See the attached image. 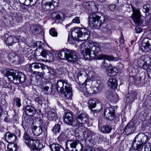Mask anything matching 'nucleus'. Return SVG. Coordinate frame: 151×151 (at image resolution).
Wrapping results in <instances>:
<instances>
[{
    "mask_svg": "<svg viewBox=\"0 0 151 151\" xmlns=\"http://www.w3.org/2000/svg\"><path fill=\"white\" fill-rule=\"evenodd\" d=\"M41 27L39 24H33L30 26V31L34 35L40 33L41 31Z\"/></svg>",
    "mask_w": 151,
    "mask_h": 151,
    "instance_id": "obj_26",
    "label": "nucleus"
},
{
    "mask_svg": "<svg viewBox=\"0 0 151 151\" xmlns=\"http://www.w3.org/2000/svg\"><path fill=\"white\" fill-rule=\"evenodd\" d=\"M107 83L109 88L113 89L116 88L117 85V81L115 78H113L109 79Z\"/></svg>",
    "mask_w": 151,
    "mask_h": 151,
    "instance_id": "obj_32",
    "label": "nucleus"
},
{
    "mask_svg": "<svg viewBox=\"0 0 151 151\" xmlns=\"http://www.w3.org/2000/svg\"><path fill=\"white\" fill-rule=\"evenodd\" d=\"M44 65L39 63H33L29 65L28 70L31 73H37V71L40 69L44 70L42 67Z\"/></svg>",
    "mask_w": 151,
    "mask_h": 151,
    "instance_id": "obj_18",
    "label": "nucleus"
},
{
    "mask_svg": "<svg viewBox=\"0 0 151 151\" xmlns=\"http://www.w3.org/2000/svg\"><path fill=\"white\" fill-rule=\"evenodd\" d=\"M36 121L39 125V126L37 127L36 125H35L33 124H32L31 129L33 134L35 135L38 136L43 132H44V134L46 135V136L47 134V126L46 123L40 119H37Z\"/></svg>",
    "mask_w": 151,
    "mask_h": 151,
    "instance_id": "obj_7",
    "label": "nucleus"
},
{
    "mask_svg": "<svg viewBox=\"0 0 151 151\" xmlns=\"http://www.w3.org/2000/svg\"><path fill=\"white\" fill-rule=\"evenodd\" d=\"M148 140L147 136L145 134H138L135 137L133 141V146L134 149L141 150L143 145L147 142Z\"/></svg>",
    "mask_w": 151,
    "mask_h": 151,
    "instance_id": "obj_6",
    "label": "nucleus"
},
{
    "mask_svg": "<svg viewBox=\"0 0 151 151\" xmlns=\"http://www.w3.org/2000/svg\"><path fill=\"white\" fill-rule=\"evenodd\" d=\"M10 60L15 64L18 63L19 60V56L14 53H11L9 54Z\"/></svg>",
    "mask_w": 151,
    "mask_h": 151,
    "instance_id": "obj_33",
    "label": "nucleus"
},
{
    "mask_svg": "<svg viewBox=\"0 0 151 151\" xmlns=\"http://www.w3.org/2000/svg\"><path fill=\"white\" fill-rule=\"evenodd\" d=\"M43 98L42 97H37L35 99V101L36 102H38L40 105L42 104Z\"/></svg>",
    "mask_w": 151,
    "mask_h": 151,
    "instance_id": "obj_48",
    "label": "nucleus"
},
{
    "mask_svg": "<svg viewBox=\"0 0 151 151\" xmlns=\"http://www.w3.org/2000/svg\"><path fill=\"white\" fill-rule=\"evenodd\" d=\"M116 7L114 5H110L109 6V9L112 11H113L114 10Z\"/></svg>",
    "mask_w": 151,
    "mask_h": 151,
    "instance_id": "obj_60",
    "label": "nucleus"
},
{
    "mask_svg": "<svg viewBox=\"0 0 151 151\" xmlns=\"http://www.w3.org/2000/svg\"><path fill=\"white\" fill-rule=\"evenodd\" d=\"M117 68L112 65L109 66L107 68L106 73L109 76H116L117 74Z\"/></svg>",
    "mask_w": 151,
    "mask_h": 151,
    "instance_id": "obj_27",
    "label": "nucleus"
},
{
    "mask_svg": "<svg viewBox=\"0 0 151 151\" xmlns=\"http://www.w3.org/2000/svg\"><path fill=\"white\" fill-rule=\"evenodd\" d=\"M72 22L75 23L79 24L80 23V18L78 17H76L74 18Z\"/></svg>",
    "mask_w": 151,
    "mask_h": 151,
    "instance_id": "obj_53",
    "label": "nucleus"
},
{
    "mask_svg": "<svg viewBox=\"0 0 151 151\" xmlns=\"http://www.w3.org/2000/svg\"><path fill=\"white\" fill-rule=\"evenodd\" d=\"M102 149L96 148H92L90 151H102Z\"/></svg>",
    "mask_w": 151,
    "mask_h": 151,
    "instance_id": "obj_61",
    "label": "nucleus"
},
{
    "mask_svg": "<svg viewBox=\"0 0 151 151\" xmlns=\"http://www.w3.org/2000/svg\"><path fill=\"white\" fill-rule=\"evenodd\" d=\"M140 49L145 52L150 51L151 50V39L148 38H144L140 46Z\"/></svg>",
    "mask_w": 151,
    "mask_h": 151,
    "instance_id": "obj_12",
    "label": "nucleus"
},
{
    "mask_svg": "<svg viewBox=\"0 0 151 151\" xmlns=\"http://www.w3.org/2000/svg\"><path fill=\"white\" fill-rule=\"evenodd\" d=\"M109 66L108 65V64L106 62L105 60H104L102 63L101 67L103 68H106L107 69V67Z\"/></svg>",
    "mask_w": 151,
    "mask_h": 151,
    "instance_id": "obj_56",
    "label": "nucleus"
},
{
    "mask_svg": "<svg viewBox=\"0 0 151 151\" xmlns=\"http://www.w3.org/2000/svg\"><path fill=\"white\" fill-rule=\"evenodd\" d=\"M137 96V94L134 91H132L131 92L129 93V95L127 97L126 102L127 103H131L133 102Z\"/></svg>",
    "mask_w": 151,
    "mask_h": 151,
    "instance_id": "obj_29",
    "label": "nucleus"
},
{
    "mask_svg": "<svg viewBox=\"0 0 151 151\" xmlns=\"http://www.w3.org/2000/svg\"><path fill=\"white\" fill-rule=\"evenodd\" d=\"M22 17H17L16 20V21L19 23H22Z\"/></svg>",
    "mask_w": 151,
    "mask_h": 151,
    "instance_id": "obj_59",
    "label": "nucleus"
},
{
    "mask_svg": "<svg viewBox=\"0 0 151 151\" xmlns=\"http://www.w3.org/2000/svg\"><path fill=\"white\" fill-rule=\"evenodd\" d=\"M105 19V17L102 15L101 13L91 15L89 24L91 27L96 29L100 28V30L103 32H107L111 30L112 27L110 24L104 23Z\"/></svg>",
    "mask_w": 151,
    "mask_h": 151,
    "instance_id": "obj_2",
    "label": "nucleus"
},
{
    "mask_svg": "<svg viewBox=\"0 0 151 151\" xmlns=\"http://www.w3.org/2000/svg\"><path fill=\"white\" fill-rule=\"evenodd\" d=\"M88 103L89 108L90 109L96 107V109L95 110L98 111L101 110L102 107L101 103L96 99H93L89 100Z\"/></svg>",
    "mask_w": 151,
    "mask_h": 151,
    "instance_id": "obj_14",
    "label": "nucleus"
},
{
    "mask_svg": "<svg viewBox=\"0 0 151 151\" xmlns=\"http://www.w3.org/2000/svg\"><path fill=\"white\" fill-rule=\"evenodd\" d=\"M52 84L49 82H44L42 83L41 88L45 91H47L49 87H51Z\"/></svg>",
    "mask_w": 151,
    "mask_h": 151,
    "instance_id": "obj_37",
    "label": "nucleus"
},
{
    "mask_svg": "<svg viewBox=\"0 0 151 151\" xmlns=\"http://www.w3.org/2000/svg\"><path fill=\"white\" fill-rule=\"evenodd\" d=\"M37 0H24V2L26 6H32L36 4Z\"/></svg>",
    "mask_w": 151,
    "mask_h": 151,
    "instance_id": "obj_40",
    "label": "nucleus"
},
{
    "mask_svg": "<svg viewBox=\"0 0 151 151\" xmlns=\"http://www.w3.org/2000/svg\"><path fill=\"white\" fill-rule=\"evenodd\" d=\"M26 54L28 57H32L34 55L32 50L30 48L27 49Z\"/></svg>",
    "mask_w": 151,
    "mask_h": 151,
    "instance_id": "obj_42",
    "label": "nucleus"
},
{
    "mask_svg": "<svg viewBox=\"0 0 151 151\" xmlns=\"http://www.w3.org/2000/svg\"><path fill=\"white\" fill-rule=\"evenodd\" d=\"M49 33L50 35L53 37H56L57 36V32L55 31V29L54 28H51L49 30Z\"/></svg>",
    "mask_w": 151,
    "mask_h": 151,
    "instance_id": "obj_47",
    "label": "nucleus"
},
{
    "mask_svg": "<svg viewBox=\"0 0 151 151\" xmlns=\"http://www.w3.org/2000/svg\"><path fill=\"white\" fill-rule=\"evenodd\" d=\"M67 60L68 62L75 63L78 62V58L75 51L73 50H70Z\"/></svg>",
    "mask_w": 151,
    "mask_h": 151,
    "instance_id": "obj_19",
    "label": "nucleus"
},
{
    "mask_svg": "<svg viewBox=\"0 0 151 151\" xmlns=\"http://www.w3.org/2000/svg\"><path fill=\"white\" fill-rule=\"evenodd\" d=\"M151 145L148 144L145 147V151H151Z\"/></svg>",
    "mask_w": 151,
    "mask_h": 151,
    "instance_id": "obj_54",
    "label": "nucleus"
},
{
    "mask_svg": "<svg viewBox=\"0 0 151 151\" xmlns=\"http://www.w3.org/2000/svg\"><path fill=\"white\" fill-rule=\"evenodd\" d=\"M124 39L123 37L122 33H121V36L119 38L120 43L121 44H123L124 43Z\"/></svg>",
    "mask_w": 151,
    "mask_h": 151,
    "instance_id": "obj_55",
    "label": "nucleus"
},
{
    "mask_svg": "<svg viewBox=\"0 0 151 151\" xmlns=\"http://www.w3.org/2000/svg\"><path fill=\"white\" fill-rule=\"evenodd\" d=\"M5 38V42L6 45L12 46L15 43L18 42V38L16 36L5 34L4 36Z\"/></svg>",
    "mask_w": 151,
    "mask_h": 151,
    "instance_id": "obj_15",
    "label": "nucleus"
},
{
    "mask_svg": "<svg viewBox=\"0 0 151 151\" xmlns=\"http://www.w3.org/2000/svg\"><path fill=\"white\" fill-rule=\"evenodd\" d=\"M88 76L92 79H93L95 77V73L92 71H90L88 74Z\"/></svg>",
    "mask_w": 151,
    "mask_h": 151,
    "instance_id": "obj_52",
    "label": "nucleus"
},
{
    "mask_svg": "<svg viewBox=\"0 0 151 151\" xmlns=\"http://www.w3.org/2000/svg\"><path fill=\"white\" fill-rule=\"evenodd\" d=\"M89 31L85 28L76 29L72 32V37H70L68 35V42L70 44H74L79 38H81L80 40L82 41L87 40L89 37Z\"/></svg>",
    "mask_w": 151,
    "mask_h": 151,
    "instance_id": "obj_3",
    "label": "nucleus"
},
{
    "mask_svg": "<svg viewBox=\"0 0 151 151\" xmlns=\"http://www.w3.org/2000/svg\"><path fill=\"white\" fill-rule=\"evenodd\" d=\"M105 115L108 120H113L116 116L115 114V111L113 107L106 108L104 110Z\"/></svg>",
    "mask_w": 151,
    "mask_h": 151,
    "instance_id": "obj_16",
    "label": "nucleus"
},
{
    "mask_svg": "<svg viewBox=\"0 0 151 151\" xmlns=\"http://www.w3.org/2000/svg\"><path fill=\"white\" fill-rule=\"evenodd\" d=\"M48 52L46 51H42L41 52V54L44 58H47V56L48 55Z\"/></svg>",
    "mask_w": 151,
    "mask_h": 151,
    "instance_id": "obj_57",
    "label": "nucleus"
},
{
    "mask_svg": "<svg viewBox=\"0 0 151 151\" xmlns=\"http://www.w3.org/2000/svg\"><path fill=\"white\" fill-rule=\"evenodd\" d=\"M21 99L19 98H17L14 100V105L17 106L19 108L21 105Z\"/></svg>",
    "mask_w": 151,
    "mask_h": 151,
    "instance_id": "obj_41",
    "label": "nucleus"
},
{
    "mask_svg": "<svg viewBox=\"0 0 151 151\" xmlns=\"http://www.w3.org/2000/svg\"><path fill=\"white\" fill-rule=\"evenodd\" d=\"M98 58L100 60H106L109 61L113 60V58L108 55H99L98 56Z\"/></svg>",
    "mask_w": 151,
    "mask_h": 151,
    "instance_id": "obj_35",
    "label": "nucleus"
},
{
    "mask_svg": "<svg viewBox=\"0 0 151 151\" xmlns=\"http://www.w3.org/2000/svg\"><path fill=\"white\" fill-rule=\"evenodd\" d=\"M36 142L33 139H31L25 143L27 145L30 150H36Z\"/></svg>",
    "mask_w": 151,
    "mask_h": 151,
    "instance_id": "obj_30",
    "label": "nucleus"
},
{
    "mask_svg": "<svg viewBox=\"0 0 151 151\" xmlns=\"http://www.w3.org/2000/svg\"><path fill=\"white\" fill-rule=\"evenodd\" d=\"M51 2L53 6L54 7H57L58 6V3L59 2L58 0H51Z\"/></svg>",
    "mask_w": 151,
    "mask_h": 151,
    "instance_id": "obj_51",
    "label": "nucleus"
},
{
    "mask_svg": "<svg viewBox=\"0 0 151 151\" xmlns=\"http://www.w3.org/2000/svg\"><path fill=\"white\" fill-rule=\"evenodd\" d=\"M64 14L61 12H56L52 13L51 14V18L52 19L59 22L62 21L63 19Z\"/></svg>",
    "mask_w": 151,
    "mask_h": 151,
    "instance_id": "obj_20",
    "label": "nucleus"
},
{
    "mask_svg": "<svg viewBox=\"0 0 151 151\" xmlns=\"http://www.w3.org/2000/svg\"><path fill=\"white\" fill-rule=\"evenodd\" d=\"M132 14L131 17L134 22L139 26L143 27L145 25L144 24V20L142 19V17L139 9H136L133 6H132Z\"/></svg>",
    "mask_w": 151,
    "mask_h": 151,
    "instance_id": "obj_8",
    "label": "nucleus"
},
{
    "mask_svg": "<svg viewBox=\"0 0 151 151\" xmlns=\"http://www.w3.org/2000/svg\"><path fill=\"white\" fill-rule=\"evenodd\" d=\"M142 29L138 27H136L135 29V31L136 33H139L142 31Z\"/></svg>",
    "mask_w": 151,
    "mask_h": 151,
    "instance_id": "obj_62",
    "label": "nucleus"
},
{
    "mask_svg": "<svg viewBox=\"0 0 151 151\" xmlns=\"http://www.w3.org/2000/svg\"><path fill=\"white\" fill-rule=\"evenodd\" d=\"M43 45V43L40 41H37L34 43V46L35 47H40Z\"/></svg>",
    "mask_w": 151,
    "mask_h": 151,
    "instance_id": "obj_49",
    "label": "nucleus"
},
{
    "mask_svg": "<svg viewBox=\"0 0 151 151\" xmlns=\"http://www.w3.org/2000/svg\"><path fill=\"white\" fill-rule=\"evenodd\" d=\"M26 118V120L29 123L30 122L32 121V119L31 118L30 116L27 117V118Z\"/></svg>",
    "mask_w": 151,
    "mask_h": 151,
    "instance_id": "obj_64",
    "label": "nucleus"
},
{
    "mask_svg": "<svg viewBox=\"0 0 151 151\" xmlns=\"http://www.w3.org/2000/svg\"><path fill=\"white\" fill-rule=\"evenodd\" d=\"M3 83L4 86L5 88L12 89V87L9 83L7 82L6 81H4Z\"/></svg>",
    "mask_w": 151,
    "mask_h": 151,
    "instance_id": "obj_50",
    "label": "nucleus"
},
{
    "mask_svg": "<svg viewBox=\"0 0 151 151\" xmlns=\"http://www.w3.org/2000/svg\"><path fill=\"white\" fill-rule=\"evenodd\" d=\"M106 98L111 101H117L118 99V95L116 93H113L111 91L107 92L105 94Z\"/></svg>",
    "mask_w": 151,
    "mask_h": 151,
    "instance_id": "obj_23",
    "label": "nucleus"
},
{
    "mask_svg": "<svg viewBox=\"0 0 151 151\" xmlns=\"http://www.w3.org/2000/svg\"><path fill=\"white\" fill-rule=\"evenodd\" d=\"M25 111L27 115L32 116L36 114V110L33 106H31L27 105L25 107Z\"/></svg>",
    "mask_w": 151,
    "mask_h": 151,
    "instance_id": "obj_24",
    "label": "nucleus"
},
{
    "mask_svg": "<svg viewBox=\"0 0 151 151\" xmlns=\"http://www.w3.org/2000/svg\"><path fill=\"white\" fill-rule=\"evenodd\" d=\"M70 50L67 49H62L61 51L58 53V57L62 60L66 59L67 60L68 55L69 54Z\"/></svg>",
    "mask_w": 151,
    "mask_h": 151,
    "instance_id": "obj_25",
    "label": "nucleus"
},
{
    "mask_svg": "<svg viewBox=\"0 0 151 151\" xmlns=\"http://www.w3.org/2000/svg\"><path fill=\"white\" fill-rule=\"evenodd\" d=\"M81 50L85 59L90 60L95 57L96 54L100 51V48L98 43L88 41L81 44Z\"/></svg>",
    "mask_w": 151,
    "mask_h": 151,
    "instance_id": "obj_1",
    "label": "nucleus"
},
{
    "mask_svg": "<svg viewBox=\"0 0 151 151\" xmlns=\"http://www.w3.org/2000/svg\"><path fill=\"white\" fill-rule=\"evenodd\" d=\"M77 127L79 128L83 126V124H86L88 125V119L87 114L85 112H81L76 114V116Z\"/></svg>",
    "mask_w": 151,
    "mask_h": 151,
    "instance_id": "obj_10",
    "label": "nucleus"
},
{
    "mask_svg": "<svg viewBox=\"0 0 151 151\" xmlns=\"http://www.w3.org/2000/svg\"><path fill=\"white\" fill-rule=\"evenodd\" d=\"M8 151H17V147L16 144H14L11 146L10 147L9 146L8 147Z\"/></svg>",
    "mask_w": 151,
    "mask_h": 151,
    "instance_id": "obj_45",
    "label": "nucleus"
},
{
    "mask_svg": "<svg viewBox=\"0 0 151 151\" xmlns=\"http://www.w3.org/2000/svg\"><path fill=\"white\" fill-rule=\"evenodd\" d=\"M22 126L23 127L25 130H27L29 128V126L28 124L27 123H22Z\"/></svg>",
    "mask_w": 151,
    "mask_h": 151,
    "instance_id": "obj_58",
    "label": "nucleus"
},
{
    "mask_svg": "<svg viewBox=\"0 0 151 151\" xmlns=\"http://www.w3.org/2000/svg\"><path fill=\"white\" fill-rule=\"evenodd\" d=\"M148 59H149V58L142 56L138 59V65L141 68L144 70H147L148 69L147 72V76L151 79V69H150L149 64L147 63V60Z\"/></svg>",
    "mask_w": 151,
    "mask_h": 151,
    "instance_id": "obj_11",
    "label": "nucleus"
},
{
    "mask_svg": "<svg viewBox=\"0 0 151 151\" xmlns=\"http://www.w3.org/2000/svg\"><path fill=\"white\" fill-rule=\"evenodd\" d=\"M54 59V55L52 53H48L47 56V58H46V59H47V60L51 62L53 61Z\"/></svg>",
    "mask_w": 151,
    "mask_h": 151,
    "instance_id": "obj_44",
    "label": "nucleus"
},
{
    "mask_svg": "<svg viewBox=\"0 0 151 151\" xmlns=\"http://www.w3.org/2000/svg\"><path fill=\"white\" fill-rule=\"evenodd\" d=\"M6 139H7L8 142L14 143L16 142L17 137L14 134L9 132L6 134Z\"/></svg>",
    "mask_w": 151,
    "mask_h": 151,
    "instance_id": "obj_28",
    "label": "nucleus"
},
{
    "mask_svg": "<svg viewBox=\"0 0 151 151\" xmlns=\"http://www.w3.org/2000/svg\"><path fill=\"white\" fill-rule=\"evenodd\" d=\"M42 68L46 70V71H47V73H48L49 77L48 78L49 79L51 80V79H52L56 74L55 70L45 65H44Z\"/></svg>",
    "mask_w": 151,
    "mask_h": 151,
    "instance_id": "obj_22",
    "label": "nucleus"
},
{
    "mask_svg": "<svg viewBox=\"0 0 151 151\" xmlns=\"http://www.w3.org/2000/svg\"><path fill=\"white\" fill-rule=\"evenodd\" d=\"M36 147V150H40L44 147L42 144L40 142L39 140H37Z\"/></svg>",
    "mask_w": 151,
    "mask_h": 151,
    "instance_id": "obj_46",
    "label": "nucleus"
},
{
    "mask_svg": "<svg viewBox=\"0 0 151 151\" xmlns=\"http://www.w3.org/2000/svg\"><path fill=\"white\" fill-rule=\"evenodd\" d=\"M49 147L52 151H65L63 147L57 144L53 143L50 145Z\"/></svg>",
    "mask_w": 151,
    "mask_h": 151,
    "instance_id": "obj_31",
    "label": "nucleus"
},
{
    "mask_svg": "<svg viewBox=\"0 0 151 151\" xmlns=\"http://www.w3.org/2000/svg\"><path fill=\"white\" fill-rule=\"evenodd\" d=\"M63 120L65 123L68 125L75 127H77V125L76 124V122L74 123V120L71 112H68L65 113L63 117Z\"/></svg>",
    "mask_w": 151,
    "mask_h": 151,
    "instance_id": "obj_13",
    "label": "nucleus"
},
{
    "mask_svg": "<svg viewBox=\"0 0 151 151\" xmlns=\"http://www.w3.org/2000/svg\"><path fill=\"white\" fill-rule=\"evenodd\" d=\"M47 117L50 120L55 121L57 119L56 113L54 111H50L47 114Z\"/></svg>",
    "mask_w": 151,
    "mask_h": 151,
    "instance_id": "obj_34",
    "label": "nucleus"
},
{
    "mask_svg": "<svg viewBox=\"0 0 151 151\" xmlns=\"http://www.w3.org/2000/svg\"><path fill=\"white\" fill-rule=\"evenodd\" d=\"M23 138L25 144L32 139L29 133L26 132L24 133Z\"/></svg>",
    "mask_w": 151,
    "mask_h": 151,
    "instance_id": "obj_39",
    "label": "nucleus"
},
{
    "mask_svg": "<svg viewBox=\"0 0 151 151\" xmlns=\"http://www.w3.org/2000/svg\"><path fill=\"white\" fill-rule=\"evenodd\" d=\"M135 126L134 122H129L124 128V133L128 135L133 133L135 131Z\"/></svg>",
    "mask_w": 151,
    "mask_h": 151,
    "instance_id": "obj_17",
    "label": "nucleus"
},
{
    "mask_svg": "<svg viewBox=\"0 0 151 151\" xmlns=\"http://www.w3.org/2000/svg\"><path fill=\"white\" fill-rule=\"evenodd\" d=\"M84 72L83 71H79L77 75V76L78 78L79 77L81 76Z\"/></svg>",
    "mask_w": 151,
    "mask_h": 151,
    "instance_id": "obj_63",
    "label": "nucleus"
},
{
    "mask_svg": "<svg viewBox=\"0 0 151 151\" xmlns=\"http://www.w3.org/2000/svg\"><path fill=\"white\" fill-rule=\"evenodd\" d=\"M60 130V126L59 124H55L53 127V129L52 130L53 133L55 134L59 133Z\"/></svg>",
    "mask_w": 151,
    "mask_h": 151,
    "instance_id": "obj_38",
    "label": "nucleus"
},
{
    "mask_svg": "<svg viewBox=\"0 0 151 151\" xmlns=\"http://www.w3.org/2000/svg\"><path fill=\"white\" fill-rule=\"evenodd\" d=\"M6 76L13 83L18 84L23 83L25 80V76L22 72L18 70L11 69L6 72Z\"/></svg>",
    "mask_w": 151,
    "mask_h": 151,
    "instance_id": "obj_5",
    "label": "nucleus"
},
{
    "mask_svg": "<svg viewBox=\"0 0 151 151\" xmlns=\"http://www.w3.org/2000/svg\"><path fill=\"white\" fill-rule=\"evenodd\" d=\"M151 9L149 4L144 5L143 6L142 11L145 13L148 12Z\"/></svg>",
    "mask_w": 151,
    "mask_h": 151,
    "instance_id": "obj_43",
    "label": "nucleus"
},
{
    "mask_svg": "<svg viewBox=\"0 0 151 151\" xmlns=\"http://www.w3.org/2000/svg\"><path fill=\"white\" fill-rule=\"evenodd\" d=\"M83 6L85 8L86 10L89 13L88 22H89L90 17L91 15L97 14L98 13H100V12H97L98 8L96 5L93 2H85L83 3Z\"/></svg>",
    "mask_w": 151,
    "mask_h": 151,
    "instance_id": "obj_9",
    "label": "nucleus"
},
{
    "mask_svg": "<svg viewBox=\"0 0 151 151\" xmlns=\"http://www.w3.org/2000/svg\"><path fill=\"white\" fill-rule=\"evenodd\" d=\"M56 87L57 91L61 93L65 99H72L73 94L71 88L66 81L63 79L57 80Z\"/></svg>",
    "mask_w": 151,
    "mask_h": 151,
    "instance_id": "obj_4",
    "label": "nucleus"
},
{
    "mask_svg": "<svg viewBox=\"0 0 151 151\" xmlns=\"http://www.w3.org/2000/svg\"><path fill=\"white\" fill-rule=\"evenodd\" d=\"M80 143V141L79 140H69L67 142V144L69 145L70 147L73 149L69 150V148L67 147L66 149L67 151H78V150L76 149V146Z\"/></svg>",
    "mask_w": 151,
    "mask_h": 151,
    "instance_id": "obj_21",
    "label": "nucleus"
},
{
    "mask_svg": "<svg viewBox=\"0 0 151 151\" xmlns=\"http://www.w3.org/2000/svg\"><path fill=\"white\" fill-rule=\"evenodd\" d=\"M111 130V128L107 125L103 126L101 128V132L104 133H109Z\"/></svg>",
    "mask_w": 151,
    "mask_h": 151,
    "instance_id": "obj_36",
    "label": "nucleus"
}]
</instances>
